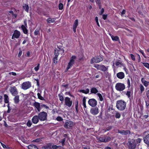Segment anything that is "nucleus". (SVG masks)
I'll return each mask as SVG.
<instances>
[{
  "instance_id": "nucleus-15",
  "label": "nucleus",
  "mask_w": 149,
  "mask_h": 149,
  "mask_svg": "<svg viewBox=\"0 0 149 149\" xmlns=\"http://www.w3.org/2000/svg\"><path fill=\"white\" fill-rule=\"evenodd\" d=\"M116 75L117 77L120 79H123L125 77L124 73L123 72H120L117 73Z\"/></svg>"
},
{
  "instance_id": "nucleus-14",
  "label": "nucleus",
  "mask_w": 149,
  "mask_h": 149,
  "mask_svg": "<svg viewBox=\"0 0 149 149\" xmlns=\"http://www.w3.org/2000/svg\"><path fill=\"white\" fill-rule=\"evenodd\" d=\"M91 113L93 115H96L98 113V108H92L90 110Z\"/></svg>"
},
{
  "instance_id": "nucleus-40",
  "label": "nucleus",
  "mask_w": 149,
  "mask_h": 149,
  "mask_svg": "<svg viewBox=\"0 0 149 149\" xmlns=\"http://www.w3.org/2000/svg\"><path fill=\"white\" fill-rule=\"evenodd\" d=\"M143 65L145 67L147 68L148 69L149 68V64L148 63H143Z\"/></svg>"
},
{
  "instance_id": "nucleus-60",
  "label": "nucleus",
  "mask_w": 149,
  "mask_h": 149,
  "mask_svg": "<svg viewBox=\"0 0 149 149\" xmlns=\"http://www.w3.org/2000/svg\"><path fill=\"white\" fill-rule=\"evenodd\" d=\"M58 56H55L54 58V62L55 63V62L57 63V61H56L57 60V58Z\"/></svg>"
},
{
  "instance_id": "nucleus-28",
  "label": "nucleus",
  "mask_w": 149,
  "mask_h": 149,
  "mask_svg": "<svg viewBox=\"0 0 149 149\" xmlns=\"http://www.w3.org/2000/svg\"><path fill=\"white\" fill-rule=\"evenodd\" d=\"M4 101L5 103H8L9 102V98L8 96L6 95L5 94L4 95Z\"/></svg>"
},
{
  "instance_id": "nucleus-16",
  "label": "nucleus",
  "mask_w": 149,
  "mask_h": 149,
  "mask_svg": "<svg viewBox=\"0 0 149 149\" xmlns=\"http://www.w3.org/2000/svg\"><path fill=\"white\" fill-rule=\"evenodd\" d=\"M114 111V109L113 108V105L111 104L109 107L108 109L107 110V113L109 112L113 114Z\"/></svg>"
},
{
  "instance_id": "nucleus-53",
  "label": "nucleus",
  "mask_w": 149,
  "mask_h": 149,
  "mask_svg": "<svg viewBox=\"0 0 149 149\" xmlns=\"http://www.w3.org/2000/svg\"><path fill=\"white\" fill-rule=\"evenodd\" d=\"M39 66H40V64H38L37 66L36 67L34 68V69L36 71H38V70L39 69V67H40Z\"/></svg>"
},
{
  "instance_id": "nucleus-37",
  "label": "nucleus",
  "mask_w": 149,
  "mask_h": 149,
  "mask_svg": "<svg viewBox=\"0 0 149 149\" xmlns=\"http://www.w3.org/2000/svg\"><path fill=\"white\" fill-rule=\"evenodd\" d=\"M127 84L128 85L127 86V87L128 88H129L130 87L131 84H130V80L129 79H127Z\"/></svg>"
},
{
  "instance_id": "nucleus-11",
  "label": "nucleus",
  "mask_w": 149,
  "mask_h": 149,
  "mask_svg": "<svg viewBox=\"0 0 149 149\" xmlns=\"http://www.w3.org/2000/svg\"><path fill=\"white\" fill-rule=\"evenodd\" d=\"M10 91L12 95L14 96L17 95L18 93L17 90L15 86L11 87Z\"/></svg>"
},
{
  "instance_id": "nucleus-38",
  "label": "nucleus",
  "mask_w": 149,
  "mask_h": 149,
  "mask_svg": "<svg viewBox=\"0 0 149 149\" xmlns=\"http://www.w3.org/2000/svg\"><path fill=\"white\" fill-rule=\"evenodd\" d=\"M138 51L140 52L142 54V55L145 58H146V56H145V54L144 52L143 51V50L141 49H140Z\"/></svg>"
},
{
  "instance_id": "nucleus-45",
  "label": "nucleus",
  "mask_w": 149,
  "mask_h": 149,
  "mask_svg": "<svg viewBox=\"0 0 149 149\" xmlns=\"http://www.w3.org/2000/svg\"><path fill=\"white\" fill-rule=\"evenodd\" d=\"M140 89L141 93H142L144 91V88L142 85H141L140 86Z\"/></svg>"
},
{
  "instance_id": "nucleus-18",
  "label": "nucleus",
  "mask_w": 149,
  "mask_h": 149,
  "mask_svg": "<svg viewBox=\"0 0 149 149\" xmlns=\"http://www.w3.org/2000/svg\"><path fill=\"white\" fill-rule=\"evenodd\" d=\"M20 35V32L17 30H15L14 31L13 36H14V38H19Z\"/></svg>"
},
{
  "instance_id": "nucleus-3",
  "label": "nucleus",
  "mask_w": 149,
  "mask_h": 149,
  "mask_svg": "<svg viewBox=\"0 0 149 149\" xmlns=\"http://www.w3.org/2000/svg\"><path fill=\"white\" fill-rule=\"evenodd\" d=\"M115 87L116 90L123 91L125 89V86L124 84L118 83L116 84Z\"/></svg>"
},
{
  "instance_id": "nucleus-9",
  "label": "nucleus",
  "mask_w": 149,
  "mask_h": 149,
  "mask_svg": "<svg viewBox=\"0 0 149 149\" xmlns=\"http://www.w3.org/2000/svg\"><path fill=\"white\" fill-rule=\"evenodd\" d=\"M88 103L91 106L94 107L97 105V102L94 99H91L89 100Z\"/></svg>"
},
{
  "instance_id": "nucleus-42",
  "label": "nucleus",
  "mask_w": 149,
  "mask_h": 149,
  "mask_svg": "<svg viewBox=\"0 0 149 149\" xmlns=\"http://www.w3.org/2000/svg\"><path fill=\"white\" fill-rule=\"evenodd\" d=\"M32 124V123L31 122L30 120H29L28 121V122L26 123L27 125L29 127H30L31 126Z\"/></svg>"
},
{
  "instance_id": "nucleus-35",
  "label": "nucleus",
  "mask_w": 149,
  "mask_h": 149,
  "mask_svg": "<svg viewBox=\"0 0 149 149\" xmlns=\"http://www.w3.org/2000/svg\"><path fill=\"white\" fill-rule=\"evenodd\" d=\"M131 92L130 91H127L126 93H125L126 95L130 99L131 98Z\"/></svg>"
},
{
  "instance_id": "nucleus-43",
  "label": "nucleus",
  "mask_w": 149,
  "mask_h": 149,
  "mask_svg": "<svg viewBox=\"0 0 149 149\" xmlns=\"http://www.w3.org/2000/svg\"><path fill=\"white\" fill-rule=\"evenodd\" d=\"M144 85L146 87H147L149 85V82L147 81H144L143 83Z\"/></svg>"
},
{
  "instance_id": "nucleus-6",
  "label": "nucleus",
  "mask_w": 149,
  "mask_h": 149,
  "mask_svg": "<svg viewBox=\"0 0 149 149\" xmlns=\"http://www.w3.org/2000/svg\"><path fill=\"white\" fill-rule=\"evenodd\" d=\"M31 86V83L29 81H26L23 83L22 84V88L24 90H26Z\"/></svg>"
},
{
  "instance_id": "nucleus-5",
  "label": "nucleus",
  "mask_w": 149,
  "mask_h": 149,
  "mask_svg": "<svg viewBox=\"0 0 149 149\" xmlns=\"http://www.w3.org/2000/svg\"><path fill=\"white\" fill-rule=\"evenodd\" d=\"M76 58V57L74 56H72L71 57L70 62L68 63V65L66 68L67 70L70 68L74 63L75 60Z\"/></svg>"
},
{
  "instance_id": "nucleus-48",
  "label": "nucleus",
  "mask_w": 149,
  "mask_h": 149,
  "mask_svg": "<svg viewBox=\"0 0 149 149\" xmlns=\"http://www.w3.org/2000/svg\"><path fill=\"white\" fill-rule=\"evenodd\" d=\"M59 54L58 52V49L55 50V51L54 55L55 56H58V54Z\"/></svg>"
},
{
  "instance_id": "nucleus-22",
  "label": "nucleus",
  "mask_w": 149,
  "mask_h": 149,
  "mask_svg": "<svg viewBox=\"0 0 149 149\" xmlns=\"http://www.w3.org/2000/svg\"><path fill=\"white\" fill-rule=\"evenodd\" d=\"M14 102L15 104H17L19 102V96L18 95L15 96L14 99Z\"/></svg>"
},
{
  "instance_id": "nucleus-32",
  "label": "nucleus",
  "mask_w": 149,
  "mask_h": 149,
  "mask_svg": "<svg viewBox=\"0 0 149 149\" xmlns=\"http://www.w3.org/2000/svg\"><path fill=\"white\" fill-rule=\"evenodd\" d=\"M78 20L77 19L75 20L74 22L73 27L77 28L78 25Z\"/></svg>"
},
{
  "instance_id": "nucleus-64",
  "label": "nucleus",
  "mask_w": 149,
  "mask_h": 149,
  "mask_svg": "<svg viewBox=\"0 0 149 149\" xmlns=\"http://www.w3.org/2000/svg\"><path fill=\"white\" fill-rule=\"evenodd\" d=\"M85 92L86 93V94L88 93L89 92V90L88 88H87L86 90H85Z\"/></svg>"
},
{
  "instance_id": "nucleus-27",
  "label": "nucleus",
  "mask_w": 149,
  "mask_h": 149,
  "mask_svg": "<svg viewBox=\"0 0 149 149\" xmlns=\"http://www.w3.org/2000/svg\"><path fill=\"white\" fill-rule=\"evenodd\" d=\"M91 92L92 93H96L98 92V91L96 88L93 87L91 88Z\"/></svg>"
},
{
  "instance_id": "nucleus-39",
  "label": "nucleus",
  "mask_w": 149,
  "mask_h": 149,
  "mask_svg": "<svg viewBox=\"0 0 149 149\" xmlns=\"http://www.w3.org/2000/svg\"><path fill=\"white\" fill-rule=\"evenodd\" d=\"M142 139H141L140 138H138L136 140L135 139L136 142V145H137V143H140L141 142Z\"/></svg>"
},
{
  "instance_id": "nucleus-61",
  "label": "nucleus",
  "mask_w": 149,
  "mask_h": 149,
  "mask_svg": "<svg viewBox=\"0 0 149 149\" xmlns=\"http://www.w3.org/2000/svg\"><path fill=\"white\" fill-rule=\"evenodd\" d=\"M112 128V127L110 126H109V127L107 128H106V130L107 131H109Z\"/></svg>"
},
{
  "instance_id": "nucleus-19",
  "label": "nucleus",
  "mask_w": 149,
  "mask_h": 149,
  "mask_svg": "<svg viewBox=\"0 0 149 149\" xmlns=\"http://www.w3.org/2000/svg\"><path fill=\"white\" fill-rule=\"evenodd\" d=\"M33 106H35L38 111L39 112L40 111V104L38 102H35L33 104Z\"/></svg>"
},
{
  "instance_id": "nucleus-13",
  "label": "nucleus",
  "mask_w": 149,
  "mask_h": 149,
  "mask_svg": "<svg viewBox=\"0 0 149 149\" xmlns=\"http://www.w3.org/2000/svg\"><path fill=\"white\" fill-rule=\"evenodd\" d=\"M144 143L149 146V134H147L146 136L143 138Z\"/></svg>"
},
{
  "instance_id": "nucleus-54",
  "label": "nucleus",
  "mask_w": 149,
  "mask_h": 149,
  "mask_svg": "<svg viewBox=\"0 0 149 149\" xmlns=\"http://www.w3.org/2000/svg\"><path fill=\"white\" fill-rule=\"evenodd\" d=\"M39 31V29H36L34 32V34L35 35H37Z\"/></svg>"
},
{
  "instance_id": "nucleus-12",
  "label": "nucleus",
  "mask_w": 149,
  "mask_h": 149,
  "mask_svg": "<svg viewBox=\"0 0 149 149\" xmlns=\"http://www.w3.org/2000/svg\"><path fill=\"white\" fill-rule=\"evenodd\" d=\"M118 132L123 135L130 134L131 133L130 131L129 130H118Z\"/></svg>"
},
{
  "instance_id": "nucleus-63",
  "label": "nucleus",
  "mask_w": 149,
  "mask_h": 149,
  "mask_svg": "<svg viewBox=\"0 0 149 149\" xmlns=\"http://www.w3.org/2000/svg\"><path fill=\"white\" fill-rule=\"evenodd\" d=\"M146 94L147 97L149 99V90L147 91Z\"/></svg>"
},
{
  "instance_id": "nucleus-44",
  "label": "nucleus",
  "mask_w": 149,
  "mask_h": 149,
  "mask_svg": "<svg viewBox=\"0 0 149 149\" xmlns=\"http://www.w3.org/2000/svg\"><path fill=\"white\" fill-rule=\"evenodd\" d=\"M130 56L131 59L133 61L135 60V57L132 54H130Z\"/></svg>"
},
{
  "instance_id": "nucleus-41",
  "label": "nucleus",
  "mask_w": 149,
  "mask_h": 149,
  "mask_svg": "<svg viewBox=\"0 0 149 149\" xmlns=\"http://www.w3.org/2000/svg\"><path fill=\"white\" fill-rule=\"evenodd\" d=\"M59 54H62L64 52V50L63 48H59V50H58Z\"/></svg>"
},
{
  "instance_id": "nucleus-31",
  "label": "nucleus",
  "mask_w": 149,
  "mask_h": 149,
  "mask_svg": "<svg viewBox=\"0 0 149 149\" xmlns=\"http://www.w3.org/2000/svg\"><path fill=\"white\" fill-rule=\"evenodd\" d=\"M59 100L62 102L64 100V98L62 93H60L58 95Z\"/></svg>"
},
{
  "instance_id": "nucleus-46",
  "label": "nucleus",
  "mask_w": 149,
  "mask_h": 149,
  "mask_svg": "<svg viewBox=\"0 0 149 149\" xmlns=\"http://www.w3.org/2000/svg\"><path fill=\"white\" fill-rule=\"evenodd\" d=\"M58 8L60 10H62L63 9V4L62 3H59L58 6Z\"/></svg>"
},
{
  "instance_id": "nucleus-33",
  "label": "nucleus",
  "mask_w": 149,
  "mask_h": 149,
  "mask_svg": "<svg viewBox=\"0 0 149 149\" xmlns=\"http://www.w3.org/2000/svg\"><path fill=\"white\" fill-rule=\"evenodd\" d=\"M60 146H57L56 145H52L50 148V149H57Z\"/></svg>"
},
{
  "instance_id": "nucleus-47",
  "label": "nucleus",
  "mask_w": 149,
  "mask_h": 149,
  "mask_svg": "<svg viewBox=\"0 0 149 149\" xmlns=\"http://www.w3.org/2000/svg\"><path fill=\"white\" fill-rule=\"evenodd\" d=\"M37 95L38 96V98L39 99H40L41 100H44V98L41 96L40 94L39 93H38Z\"/></svg>"
},
{
  "instance_id": "nucleus-2",
  "label": "nucleus",
  "mask_w": 149,
  "mask_h": 149,
  "mask_svg": "<svg viewBox=\"0 0 149 149\" xmlns=\"http://www.w3.org/2000/svg\"><path fill=\"white\" fill-rule=\"evenodd\" d=\"M127 145L128 149H135L136 146L135 139H128Z\"/></svg>"
},
{
  "instance_id": "nucleus-57",
  "label": "nucleus",
  "mask_w": 149,
  "mask_h": 149,
  "mask_svg": "<svg viewBox=\"0 0 149 149\" xmlns=\"http://www.w3.org/2000/svg\"><path fill=\"white\" fill-rule=\"evenodd\" d=\"M56 119L59 121H61L63 120L62 118L61 117H58L56 118Z\"/></svg>"
},
{
  "instance_id": "nucleus-59",
  "label": "nucleus",
  "mask_w": 149,
  "mask_h": 149,
  "mask_svg": "<svg viewBox=\"0 0 149 149\" xmlns=\"http://www.w3.org/2000/svg\"><path fill=\"white\" fill-rule=\"evenodd\" d=\"M137 57L138 58V62H139L141 61V58L140 57V56L138 54H137Z\"/></svg>"
},
{
  "instance_id": "nucleus-36",
  "label": "nucleus",
  "mask_w": 149,
  "mask_h": 149,
  "mask_svg": "<svg viewBox=\"0 0 149 149\" xmlns=\"http://www.w3.org/2000/svg\"><path fill=\"white\" fill-rule=\"evenodd\" d=\"M115 116L116 118H119L121 116V115L119 113L117 112L116 113Z\"/></svg>"
},
{
  "instance_id": "nucleus-62",
  "label": "nucleus",
  "mask_w": 149,
  "mask_h": 149,
  "mask_svg": "<svg viewBox=\"0 0 149 149\" xmlns=\"http://www.w3.org/2000/svg\"><path fill=\"white\" fill-rule=\"evenodd\" d=\"M125 10L124 9H123L121 12V14L122 15H125Z\"/></svg>"
},
{
  "instance_id": "nucleus-58",
  "label": "nucleus",
  "mask_w": 149,
  "mask_h": 149,
  "mask_svg": "<svg viewBox=\"0 0 149 149\" xmlns=\"http://www.w3.org/2000/svg\"><path fill=\"white\" fill-rule=\"evenodd\" d=\"M107 15L103 14V19L106 20L107 17Z\"/></svg>"
},
{
  "instance_id": "nucleus-24",
  "label": "nucleus",
  "mask_w": 149,
  "mask_h": 149,
  "mask_svg": "<svg viewBox=\"0 0 149 149\" xmlns=\"http://www.w3.org/2000/svg\"><path fill=\"white\" fill-rule=\"evenodd\" d=\"M104 76H105L106 78L108 79L110 77L111 75L107 71L104 72Z\"/></svg>"
},
{
  "instance_id": "nucleus-51",
  "label": "nucleus",
  "mask_w": 149,
  "mask_h": 149,
  "mask_svg": "<svg viewBox=\"0 0 149 149\" xmlns=\"http://www.w3.org/2000/svg\"><path fill=\"white\" fill-rule=\"evenodd\" d=\"M65 140L66 139L65 138H64L60 141L62 143L63 146Z\"/></svg>"
},
{
  "instance_id": "nucleus-49",
  "label": "nucleus",
  "mask_w": 149,
  "mask_h": 149,
  "mask_svg": "<svg viewBox=\"0 0 149 149\" xmlns=\"http://www.w3.org/2000/svg\"><path fill=\"white\" fill-rule=\"evenodd\" d=\"M97 95L99 97V98L100 101H102V97L101 94L100 93H98Z\"/></svg>"
},
{
  "instance_id": "nucleus-20",
  "label": "nucleus",
  "mask_w": 149,
  "mask_h": 149,
  "mask_svg": "<svg viewBox=\"0 0 149 149\" xmlns=\"http://www.w3.org/2000/svg\"><path fill=\"white\" fill-rule=\"evenodd\" d=\"M111 138L109 136H105L103 137V142H107L111 140Z\"/></svg>"
},
{
  "instance_id": "nucleus-10",
  "label": "nucleus",
  "mask_w": 149,
  "mask_h": 149,
  "mask_svg": "<svg viewBox=\"0 0 149 149\" xmlns=\"http://www.w3.org/2000/svg\"><path fill=\"white\" fill-rule=\"evenodd\" d=\"M101 57H96L93 58L91 61V64L94 63H97L102 61Z\"/></svg>"
},
{
  "instance_id": "nucleus-23",
  "label": "nucleus",
  "mask_w": 149,
  "mask_h": 149,
  "mask_svg": "<svg viewBox=\"0 0 149 149\" xmlns=\"http://www.w3.org/2000/svg\"><path fill=\"white\" fill-rule=\"evenodd\" d=\"M28 149H38L37 146L33 145H30L27 147Z\"/></svg>"
},
{
  "instance_id": "nucleus-7",
  "label": "nucleus",
  "mask_w": 149,
  "mask_h": 149,
  "mask_svg": "<svg viewBox=\"0 0 149 149\" xmlns=\"http://www.w3.org/2000/svg\"><path fill=\"white\" fill-rule=\"evenodd\" d=\"M74 125V123L68 120L66 121L64 125V127L66 129H69L72 127Z\"/></svg>"
},
{
  "instance_id": "nucleus-4",
  "label": "nucleus",
  "mask_w": 149,
  "mask_h": 149,
  "mask_svg": "<svg viewBox=\"0 0 149 149\" xmlns=\"http://www.w3.org/2000/svg\"><path fill=\"white\" fill-rule=\"evenodd\" d=\"M47 113L44 111L40 112L38 115L39 119L41 121H44L47 119Z\"/></svg>"
},
{
  "instance_id": "nucleus-21",
  "label": "nucleus",
  "mask_w": 149,
  "mask_h": 149,
  "mask_svg": "<svg viewBox=\"0 0 149 149\" xmlns=\"http://www.w3.org/2000/svg\"><path fill=\"white\" fill-rule=\"evenodd\" d=\"M111 38L112 40L114 41H118L119 40V37L117 36H114L112 35L111 36Z\"/></svg>"
},
{
  "instance_id": "nucleus-29",
  "label": "nucleus",
  "mask_w": 149,
  "mask_h": 149,
  "mask_svg": "<svg viewBox=\"0 0 149 149\" xmlns=\"http://www.w3.org/2000/svg\"><path fill=\"white\" fill-rule=\"evenodd\" d=\"M115 64L116 66H118L119 65L123 66V64L122 63V62L120 60H118L115 62Z\"/></svg>"
},
{
  "instance_id": "nucleus-30",
  "label": "nucleus",
  "mask_w": 149,
  "mask_h": 149,
  "mask_svg": "<svg viewBox=\"0 0 149 149\" xmlns=\"http://www.w3.org/2000/svg\"><path fill=\"white\" fill-rule=\"evenodd\" d=\"M23 8L25 11H26L27 12H28L29 7L28 5L26 4H24V5L23 6Z\"/></svg>"
},
{
  "instance_id": "nucleus-50",
  "label": "nucleus",
  "mask_w": 149,
  "mask_h": 149,
  "mask_svg": "<svg viewBox=\"0 0 149 149\" xmlns=\"http://www.w3.org/2000/svg\"><path fill=\"white\" fill-rule=\"evenodd\" d=\"M146 104V108L147 109L148 108V106H149V100H148L145 101Z\"/></svg>"
},
{
  "instance_id": "nucleus-52",
  "label": "nucleus",
  "mask_w": 149,
  "mask_h": 149,
  "mask_svg": "<svg viewBox=\"0 0 149 149\" xmlns=\"http://www.w3.org/2000/svg\"><path fill=\"white\" fill-rule=\"evenodd\" d=\"M108 67H106L104 65H103V71L104 72L107 71Z\"/></svg>"
},
{
  "instance_id": "nucleus-56",
  "label": "nucleus",
  "mask_w": 149,
  "mask_h": 149,
  "mask_svg": "<svg viewBox=\"0 0 149 149\" xmlns=\"http://www.w3.org/2000/svg\"><path fill=\"white\" fill-rule=\"evenodd\" d=\"M7 107H8V109L7 111L8 113H9L11 109V107L9 106V104H8Z\"/></svg>"
},
{
  "instance_id": "nucleus-26",
  "label": "nucleus",
  "mask_w": 149,
  "mask_h": 149,
  "mask_svg": "<svg viewBox=\"0 0 149 149\" xmlns=\"http://www.w3.org/2000/svg\"><path fill=\"white\" fill-rule=\"evenodd\" d=\"M21 28L24 32V33L25 34H27V30L26 29V28L24 26V25H22L21 26Z\"/></svg>"
},
{
  "instance_id": "nucleus-34",
  "label": "nucleus",
  "mask_w": 149,
  "mask_h": 149,
  "mask_svg": "<svg viewBox=\"0 0 149 149\" xmlns=\"http://www.w3.org/2000/svg\"><path fill=\"white\" fill-rule=\"evenodd\" d=\"M100 0H95V2L97 4H98V6L100 9H101L102 8L101 4L100 3Z\"/></svg>"
},
{
  "instance_id": "nucleus-8",
  "label": "nucleus",
  "mask_w": 149,
  "mask_h": 149,
  "mask_svg": "<svg viewBox=\"0 0 149 149\" xmlns=\"http://www.w3.org/2000/svg\"><path fill=\"white\" fill-rule=\"evenodd\" d=\"M65 104L68 107H70L72 104V102L70 100V98L67 97L65 98Z\"/></svg>"
},
{
  "instance_id": "nucleus-55",
  "label": "nucleus",
  "mask_w": 149,
  "mask_h": 149,
  "mask_svg": "<svg viewBox=\"0 0 149 149\" xmlns=\"http://www.w3.org/2000/svg\"><path fill=\"white\" fill-rule=\"evenodd\" d=\"M95 20L96 21V22L97 23V25L99 26H100L99 24L98 21V18L97 17H96L95 18Z\"/></svg>"
},
{
  "instance_id": "nucleus-17",
  "label": "nucleus",
  "mask_w": 149,
  "mask_h": 149,
  "mask_svg": "<svg viewBox=\"0 0 149 149\" xmlns=\"http://www.w3.org/2000/svg\"><path fill=\"white\" fill-rule=\"evenodd\" d=\"M39 119L38 116H35L32 118V121L33 123L36 124L38 122Z\"/></svg>"
},
{
  "instance_id": "nucleus-25",
  "label": "nucleus",
  "mask_w": 149,
  "mask_h": 149,
  "mask_svg": "<svg viewBox=\"0 0 149 149\" xmlns=\"http://www.w3.org/2000/svg\"><path fill=\"white\" fill-rule=\"evenodd\" d=\"M55 19L54 18L51 19V18H48L47 19V21L49 23H53L54 22Z\"/></svg>"
},
{
  "instance_id": "nucleus-1",
  "label": "nucleus",
  "mask_w": 149,
  "mask_h": 149,
  "mask_svg": "<svg viewBox=\"0 0 149 149\" xmlns=\"http://www.w3.org/2000/svg\"><path fill=\"white\" fill-rule=\"evenodd\" d=\"M126 105V102L124 101L121 100L117 101L116 106L118 110L123 111L125 109Z\"/></svg>"
}]
</instances>
